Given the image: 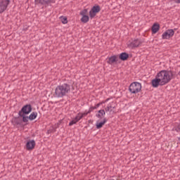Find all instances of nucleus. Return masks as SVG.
<instances>
[{
  "instance_id": "f257e3e1",
  "label": "nucleus",
  "mask_w": 180,
  "mask_h": 180,
  "mask_svg": "<svg viewBox=\"0 0 180 180\" xmlns=\"http://www.w3.org/2000/svg\"><path fill=\"white\" fill-rule=\"evenodd\" d=\"M174 74L172 71L162 70L159 72L155 78L151 81L153 88H158V86H162L167 85L172 79Z\"/></svg>"
},
{
  "instance_id": "f03ea898",
  "label": "nucleus",
  "mask_w": 180,
  "mask_h": 180,
  "mask_svg": "<svg viewBox=\"0 0 180 180\" xmlns=\"http://www.w3.org/2000/svg\"><path fill=\"white\" fill-rule=\"evenodd\" d=\"M69 91H70V88L68 84H65L62 86H58L55 89L53 96L55 98H63V96H65L68 94Z\"/></svg>"
},
{
  "instance_id": "7ed1b4c3",
  "label": "nucleus",
  "mask_w": 180,
  "mask_h": 180,
  "mask_svg": "<svg viewBox=\"0 0 180 180\" xmlns=\"http://www.w3.org/2000/svg\"><path fill=\"white\" fill-rule=\"evenodd\" d=\"M141 91V84L139 82H134L129 86V91L131 94H139Z\"/></svg>"
},
{
  "instance_id": "20e7f679",
  "label": "nucleus",
  "mask_w": 180,
  "mask_h": 180,
  "mask_svg": "<svg viewBox=\"0 0 180 180\" xmlns=\"http://www.w3.org/2000/svg\"><path fill=\"white\" fill-rule=\"evenodd\" d=\"M101 12V6L96 5L94 6L89 11V18L94 19L96 16L97 13Z\"/></svg>"
},
{
  "instance_id": "39448f33",
  "label": "nucleus",
  "mask_w": 180,
  "mask_h": 180,
  "mask_svg": "<svg viewBox=\"0 0 180 180\" xmlns=\"http://www.w3.org/2000/svg\"><path fill=\"white\" fill-rule=\"evenodd\" d=\"M175 34V31L174 30H167L162 34V38L163 40H168V39H171Z\"/></svg>"
},
{
  "instance_id": "423d86ee",
  "label": "nucleus",
  "mask_w": 180,
  "mask_h": 180,
  "mask_svg": "<svg viewBox=\"0 0 180 180\" xmlns=\"http://www.w3.org/2000/svg\"><path fill=\"white\" fill-rule=\"evenodd\" d=\"M32 112V106L30 105H25L21 111L19 112L20 116H23V115H29Z\"/></svg>"
},
{
  "instance_id": "0eeeda50",
  "label": "nucleus",
  "mask_w": 180,
  "mask_h": 180,
  "mask_svg": "<svg viewBox=\"0 0 180 180\" xmlns=\"http://www.w3.org/2000/svg\"><path fill=\"white\" fill-rule=\"evenodd\" d=\"M9 0H4L0 2V13H2V12L6 10V8H8V6L9 5Z\"/></svg>"
},
{
  "instance_id": "6e6552de",
  "label": "nucleus",
  "mask_w": 180,
  "mask_h": 180,
  "mask_svg": "<svg viewBox=\"0 0 180 180\" xmlns=\"http://www.w3.org/2000/svg\"><path fill=\"white\" fill-rule=\"evenodd\" d=\"M140 44H141V41L139 39H135L128 44V47H129V49H135V47H139Z\"/></svg>"
},
{
  "instance_id": "1a4fd4ad",
  "label": "nucleus",
  "mask_w": 180,
  "mask_h": 180,
  "mask_svg": "<svg viewBox=\"0 0 180 180\" xmlns=\"http://www.w3.org/2000/svg\"><path fill=\"white\" fill-rule=\"evenodd\" d=\"M107 62L108 63V64H117V63H119V56H112L108 58Z\"/></svg>"
},
{
  "instance_id": "9d476101",
  "label": "nucleus",
  "mask_w": 180,
  "mask_h": 180,
  "mask_svg": "<svg viewBox=\"0 0 180 180\" xmlns=\"http://www.w3.org/2000/svg\"><path fill=\"white\" fill-rule=\"evenodd\" d=\"M35 4H40L41 5L48 6L49 4H54V0H35Z\"/></svg>"
},
{
  "instance_id": "9b49d317",
  "label": "nucleus",
  "mask_w": 180,
  "mask_h": 180,
  "mask_svg": "<svg viewBox=\"0 0 180 180\" xmlns=\"http://www.w3.org/2000/svg\"><path fill=\"white\" fill-rule=\"evenodd\" d=\"M36 146V142L34 141H29L26 143V148L28 150H33Z\"/></svg>"
},
{
  "instance_id": "f8f14e48",
  "label": "nucleus",
  "mask_w": 180,
  "mask_h": 180,
  "mask_svg": "<svg viewBox=\"0 0 180 180\" xmlns=\"http://www.w3.org/2000/svg\"><path fill=\"white\" fill-rule=\"evenodd\" d=\"M113 109H115V103L114 102H111L105 108V112H109L110 113H112L113 112Z\"/></svg>"
},
{
  "instance_id": "ddd939ff",
  "label": "nucleus",
  "mask_w": 180,
  "mask_h": 180,
  "mask_svg": "<svg viewBox=\"0 0 180 180\" xmlns=\"http://www.w3.org/2000/svg\"><path fill=\"white\" fill-rule=\"evenodd\" d=\"M158 30H160V24L154 23L152 26V33H153V34H155V33H157Z\"/></svg>"
},
{
  "instance_id": "4468645a",
  "label": "nucleus",
  "mask_w": 180,
  "mask_h": 180,
  "mask_svg": "<svg viewBox=\"0 0 180 180\" xmlns=\"http://www.w3.org/2000/svg\"><path fill=\"white\" fill-rule=\"evenodd\" d=\"M119 60H122V61H126L129 58V54L126 53H122L118 56Z\"/></svg>"
},
{
  "instance_id": "2eb2a0df",
  "label": "nucleus",
  "mask_w": 180,
  "mask_h": 180,
  "mask_svg": "<svg viewBox=\"0 0 180 180\" xmlns=\"http://www.w3.org/2000/svg\"><path fill=\"white\" fill-rule=\"evenodd\" d=\"M106 122H107L106 119H104L103 121H102V122L97 121L96 124V128L97 129L102 128L103 127V125L105 124V123H106Z\"/></svg>"
},
{
  "instance_id": "dca6fc26",
  "label": "nucleus",
  "mask_w": 180,
  "mask_h": 180,
  "mask_svg": "<svg viewBox=\"0 0 180 180\" xmlns=\"http://www.w3.org/2000/svg\"><path fill=\"white\" fill-rule=\"evenodd\" d=\"M88 113H89V112H84V113H79L76 117V120L77 122H79V120H81V119H82L84 117V116H86V115H88Z\"/></svg>"
},
{
  "instance_id": "f3484780",
  "label": "nucleus",
  "mask_w": 180,
  "mask_h": 180,
  "mask_svg": "<svg viewBox=\"0 0 180 180\" xmlns=\"http://www.w3.org/2000/svg\"><path fill=\"white\" fill-rule=\"evenodd\" d=\"M81 22H82V23H88V22H89V16L83 15L81 18Z\"/></svg>"
},
{
  "instance_id": "a211bd4d",
  "label": "nucleus",
  "mask_w": 180,
  "mask_h": 180,
  "mask_svg": "<svg viewBox=\"0 0 180 180\" xmlns=\"http://www.w3.org/2000/svg\"><path fill=\"white\" fill-rule=\"evenodd\" d=\"M106 115V112H105L104 110H100L98 111V113L96 114L97 117H102V116H105Z\"/></svg>"
},
{
  "instance_id": "6ab92c4d",
  "label": "nucleus",
  "mask_w": 180,
  "mask_h": 180,
  "mask_svg": "<svg viewBox=\"0 0 180 180\" xmlns=\"http://www.w3.org/2000/svg\"><path fill=\"white\" fill-rule=\"evenodd\" d=\"M37 117V112H33L30 115L29 119L30 120H34Z\"/></svg>"
},
{
  "instance_id": "aec40b11",
  "label": "nucleus",
  "mask_w": 180,
  "mask_h": 180,
  "mask_svg": "<svg viewBox=\"0 0 180 180\" xmlns=\"http://www.w3.org/2000/svg\"><path fill=\"white\" fill-rule=\"evenodd\" d=\"M60 20L63 25H67L68 23V20H67V17L61 16Z\"/></svg>"
},
{
  "instance_id": "412c9836",
  "label": "nucleus",
  "mask_w": 180,
  "mask_h": 180,
  "mask_svg": "<svg viewBox=\"0 0 180 180\" xmlns=\"http://www.w3.org/2000/svg\"><path fill=\"white\" fill-rule=\"evenodd\" d=\"M81 16H87L88 15V10L84 9L82 11H80Z\"/></svg>"
},
{
  "instance_id": "4be33fe9",
  "label": "nucleus",
  "mask_w": 180,
  "mask_h": 180,
  "mask_svg": "<svg viewBox=\"0 0 180 180\" xmlns=\"http://www.w3.org/2000/svg\"><path fill=\"white\" fill-rule=\"evenodd\" d=\"M99 106H101V103H98V104L96 105V106L90 108V109L88 112H89V113H91V112H92V110H94L95 109H98V108Z\"/></svg>"
},
{
  "instance_id": "5701e85b",
  "label": "nucleus",
  "mask_w": 180,
  "mask_h": 180,
  "mask_svg": "<svg viewBox=\"0 0 180 180\" xmlns=\"http://www.w3.org/2000/svg\"><path fill=\"white\" fill-rule=\"evenodd\" d=\"M76 123H78V121L77 118H74L70 123L69 126H72V124H75Z\"/></svg>"
},
{
  "instance_id": "b1692460",
  "label": "nucleus",
  "mask_w": 180,
  "mask_h": 180,
  "mask_svg": "<svg viewBox=\"0 0 180 180\" xmlns=\"http://www.w3.org/2000/svg\"><path fill=\"white\" fill-rule=\"evenodd\" d=\"M21 117H22L23 122H26L29 120V117H25V115L23 114V115H20Z\"/></svg>"
},
{
  "instance_id": "393cba45",
  "label": "nucleus",
  "mask_w": 180,
  "mask_h": 180,
  "mask_svg": "<svg viewBox=\"0 0 180 180\" xmlns=\"http://www.w3.org/2000/svg\"><path fill=\"white\" fill-rule=\"evenodd\" d=\"M175 4H180V0H173Z\"/></svg>"
},
{
  "instance_id": "a878e982",
  "label": "nucleus",
  "mask_w": 180,
  "mask_h": 180,
  "mask_svg": "<svg viewBox=\"0 0 180 180\" xmlns=\"http://www.w3.org/2000/svg\"><path fill=\"white\" fill-rule=\"evenodd\" d=\"M108 101H109V99H107V100L105 101V102H108Z\"/></svg>"
},
{
  "instance_id": "bb28decb",
  "label": "nucleus",
  "mask_w": 180,
  "mask_h": 180,
  "mask_svg": "<svg viewBox=\"0 0 180 180\" xmlns=\"http://www.w3.org/2000/svg\"><path fill=\"white\" fill-rule=\"evenodd\" d=\"M179 75H180V72H179Z\"/></svg>"
}]
</instances>
